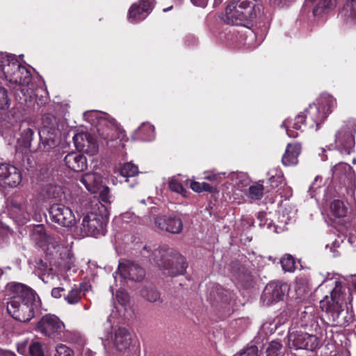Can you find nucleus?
<instances>
[{"label":"nucleus","mask_w":356,"mask_h":356,"mask_svg":"<svg viewBox=\"0 0 356 356\" xmlns=\"http://www.w3.org/2000/svg\"><path fill=\"white\" fill-rule=\"evenodd\" d=\"M192 3L196 6L205 7L209 0H191Z\"/></svg>","instance_id":"13d9d810"},{"label":"nucleus","mask_w":356,"mask_h":356,"mask_svg":"<svg viewBox=\"0 0 356 356\" xmlns=\"http://www.w3.org/2000/svg\"><path fill=\"white\" fill-rule=\"evenodd\" d=\"M51 220L64 227L75 225L76 218L72 209L63 204H54L49 208Z\"/></svg>","instance_id":"2eb2a0df"},{"label":"nucleus","mask_w":356,"mask_h":356,"mask_svg":"<svg viewBox=\"0 0 356 356\" xmlns=\"http://www.w3.org/2000/svg\"><path fill=\"white\" fill-rule=\"evenodd\" d=\"M236 3L237 6H240L241 11L244 14L245 11H248V8L250 9L249 14L246 15L249 22L256 18L260 13L261 6L257 3L255 0H238Z\"/></svg>","instance_id":"bb28decb"},{"label":"nucleus","mask_w":356,"mask_h":356,"mask_svg":"<svg viewBox=\"0 0 356 356\" xmlns=\"http://www.w3.org/2000/svg\"><path fill=\"white\" fill-rule=\"evenodd\" d=\"M19 63L13 55L0 52V77L11 83L13 76L16 75Z\"/></svg>","instance_id":"aec40b11"},{"label":"nucleus","mask_w":356,"mask_h":356,"mask_svg":"<svg viewBox=\"0 0 356 356\" xmlns=\"http://www.w3.org/2000/svg\"><path fill=\"white\" fill-rule=\"evenodd\" d=\"M283 219L280 220L281 222H284L285 225H286L288 223V222L289 221V218H286L285 219L284 218V216L283 215L282 216Z\"/></svg>","instance_id":"338daca9"},{"label":"nucleus","mask_w":356,"mask_h":356,"mask_svg":"<svg viewBox=\"0 0 356 356\" xmlns=\"http://www.w3.org/2000/svg\"><path fill=\"white\" fill-rule=\"evenodd\" d=\"M10 104V99L8 97L7 90L0 86V110L8 108Z\"/></svg>","instance_id":"8fccbe9b"},{"label":"nucleus","mask_w":356,"mask_h":356,"mask_svg":"<svg viewBox=\"0 0 356 356\" xmlns=\"http://www.w3.org/2000/svg\"><path fill=\"white\" fill-rule=\"evenodd\" d=\"M10 298L7 302V312L15 320L26 323L31 320L38 307L35 294L29 287L21 283L8 284Z\"/></svg>","instance_id":"f03ea898"},{"label":"nucleus","mask_w":356,"mask_h":356,"mask_svg":"<svg viewBox=\"0 0 356 356\" xmlns=\"http://www.w3.org/2000/svg\"><path fill=\"white\" fill-rule=\"evenodd\" d=\"M191 188L195 192H202V183L193 181L191 183Z\"/></svg>","instance_id":"4d7b16f0"},{"label":"nucleus","mask_w":356,"mask_h":356,"mask_svg":"<svg viewBox=\"0 0 356 356\" xmlns=\"http://www.w3.org/2000/svg\"><path fill=\"white\" fill-rule=\"evenodd\" d=\"M282 348V346L280 342L275 341H272L267 348V356H280L281 355Z\"/></svg>","instance_id":"49530a36"},{"label":"nucleus","mask_w":356,"mask_h":356,"mask_svg":"<svg viewBox=\"0 0 356 356\" xmlns=\"http://www.w3.org/2000/svg\"><path fill=\"white\" fill-rule=\"evenodd\" d=\"M280 195L286 200L292 196V189L289 186H285L282 192L280 193Z\"/></svg>","instance_id":"5fc2aeb1"},{"label":"nucleus","mask_w":356,"mask_h":356,"mask_svg":"<svg viewBox=\"0 0 356 356\" xmlns=\"http://www.w3.org/2000/svg\"><path fill=\"white\" fill-rule=\"evenodd\" d=\"M314 309L312 307H307V310L303 312L301 314L302 326L304 327H313L316 322V318L313 314Z\"/></svg>","instance_id":"f704fd0d"},{"label":"nucleus","mask_w":356,"mask_h":356,"mask_svg":"<svg viewBox=\"0 0 356 356\" xmlns=\"http://www.w3.org/2000/svg\"><path fill=\"white\" fill-rule=\"evenodd\" d=\"M155 137L154 127L149 123H143L133 136L134 140H152Z\"/></svg>","instance_id":"cd10ccee"},{"label":"nucleus","mask_w":356,"mask_h":356,"mask_svg":"<svg viewBox=\"0 0 356 356\" xmlns=\"http://www.w3.org/2000/svg\"><path fill=\"white\" fill-rule=\"evenodd\" d=\"M332 214L336 218H341L346 216V209L343 202L339 200H334L330 204Z\"/></svg>","instance_id":"72a5a7b5"},{"label":"nucleus","mask_w":356,"mask_h":356,"mask_svg":"<svg viewBox=\"0 0 356 356\" xmlns=\"http://www.w3.org/2000/svg\"><path fill=\"white\" fill-rule=\"evenodd\" d=\"M116 298L118 301L122 305H126L129 302V296L124 291H117Z\"/></svg>","instance_id":"864d4df0"},{"label":"nucleus","mask_w":356,"mask_h":356,"mask_svg":"<svg viewBox=\"0 0 356 356\" xmlns=\"http://www.w3.org/2000/svg\"><path fill=\"white\" fill-rule=\"evenodd\" d=\"M83 117L90 123L96 124L99 137L106 141L109 147L115 148L120 145L124 147L122 140L125 137V133L108 114L97 111H86Z\"/></svg>","instance_id":"7ed1b4c3"},{"label":"nucleus","mask_w":356,"mask_h":356,"mask_svg":"<svg viewBox=\"0 0 356 356\" xmlns=\"http://www.w3.org/2000/svg\"><path fill=\"white\" fill-rule=\"evenodd\" d=\"M225 177V172L216 173L214 172H205L204 178L216 184H219Z\"/></svg>","instance_id":"09e8293b"},{"label":"nucleus","mask_w":356,"mask_h":356,"mask_svg":"<svg viewBox=\"0 0 356 356\" xmlns=\"http://www.w3.org/2000/svg\"><path fill=\"white\" fill-rule=\"evenodd\" d=\"M234 276L236 280L242 284H246L252 280L251 275L245 270L243 267L238 269V272L234 273Z\"/></svg>","instance_id":"c03bdc74"},{"label":"nucleus","mask_w":356,"mask_h":356,"mask_svg":"<svg viewBox=\"0 0 356 356\" xmlns=\"http://www.w3.org/2000/svg\"><path fill=\"white\" fill-rule=\"evenodd\" d=\"M273 227H274V231L275 233H280V232H283L284 229V227H280L278 226H275V225L273 226Z\"/></svg>","instance_id":"0e129e2a"},{"label":"nucleus","mask_w":356,"mask_h":356,"mask_svg":"<svg viewBox=\"0 0 356 356\" xmlns=\"http://www.w3.org/2000/svg\"><path fill=\"white\" fill-rule=\"evenodd\" d=\"M142 296L151 302H156L161 299L159 292L154 287L144 288L141 291Z\"/></svg>","instance_id":"c9c22d12"},{"label":"nucleus","mask_w":356,"mask_h":356,"mask_svg":"<svg viewBox=\"0 0 356 356\" xmlns=\"http://www.w3.org/2000/svg\"><path fill=\"white\" fill-rule=\"evenodd\" d=\"M228 177L232 181L233 184L241 191L245 189L250 181L249 177L243 172H231L228 175Z\"/></svg>","instance_id":"c756f323"},{"label":"nucleus","mask_w":356,"mask_h":356,"mask_svg":"<svg viewBox=\"0 0 356 356\" xmlns=\"http://www.w3.org/2000/svg\"><path fill=\"white\" fill-rule=\"evenodd\" d=\"M80 181L91 193H96L102 188V177L96 172L83 174Z\"/></svg>","instance_id":"393cba45"},{"label":"nucleus","mask_w":356,"mask_h":356,"mask_svg":"<svg viewBox=\"0 0 356 356\" xmlns=\"http://www.w3.org/2000/svg\"><path fill=\"white\" fill-rule=\"evenodd\" d=\"M73 140L78 149L91 155L98 152V144L96 138L88 133H78L73 137Z\"/></svg>","instance_id":"6ab92c4d"},{"label":"nucleus","mask_w":356,"mask_h":356,"mask_svg":"<svg viewBox=\"0 0 356 356\" xmlns=\"http://www.w3.org/2000/svg\"><path fill=\"white\" fill-rule=\"evenodd\" d=\"M300 152L301 146L299 143H289L282 159V164L285 166L296 165Z\"/></svg>","instance_id":"a878e982"},{"label":"nucleus","mask_w":356,"mask_h":356,"mask_svg":"<svg viewBox=\"0 0 356 356\" xmlns=\"http://www.w3.org/2000/svg\"><path fill=\"white\" fill-rule=\"evenodd\" d=\"M202 191H207V192H212L213 191V187L206 183V182H202Z\"/></svg>","instance_id":"052dcab7"},{"label":"nucleus","mask_w":356,"mask_h":356,"mask_svg":"<svg viewBox=\"0 0 356 356\" xmlns=\"http://www.w3.org/2000/svg\"><path fill=\"white\" fill-rule=\"evenodd\" d=\"M63 291V288L55 287L51 290V296L55 298H60L62 296V293Z\"/></svg>","instance_id":"6e6d98bb"},{"label":"nucleus","mask_w":356,"mask_h":356,"mask_svg":"<svg viewBox=\"0 0 356 356\" xmlns=\"http://www.w3.org/2000/svg\"><path fill=\"white\" fill-rule=\"evenodd\" d=\"M131 216V213H126L122 215V219L123 220H125L127 218H129Z\"/></svg>","instance_id":"69168bd1"},{"label":"nucleus","mask_w":356,"mask_h":356,"mask_svg":"<svg viewBox=\"0 0 356 356\" xmlns=\"http://www.w3.org/2000/svg\"><path fill=\"white\" fill-rule=\"evenodd\" d=\"M58 134L55 117L51 114L44 115L42 118V128L40 135L41 138H45L42 140V145L45 150L48 151L58 145V138L57 137Z\"/></svg>","instance_id":"9b49d317"},{"label":"nucleus","mask_w":356,"mask_h":356,"mask_svg":"<svg viewBox=\"0 0 356 356\" xmlns=\"http://www.w3.org/2000/svg\"><path fill=\"white\" fill-rule=\"evenodd\" d=\"M143 254L156 263L161 268L168 270V275L176 276L185 273L187 264L186 259L179 253L168 248L152 249L145 246Z\"/></svg>","instance_id":"20e7f679"},{"label":"nucleus","mask_w":356,"mask_h":356,"mask_svg":"<svg viewBox=\"0 0 356 356\" xmlns=\"http://www.w3.org/2000/svg\"><path fill=\"white\" fill-rule=\"evenodd\" d=\"M31 356H44L42 345L39 341H32L29 346Z\"/></svg>","instance_id":"a18cd8bd"},{"label":"nucleus","mask_w":356,"mask_h":356,"mask_svg":"<svg viewBox=\"0 0 356 356\" xmlns=\"http://www.w3.org/2000/svg\"><path fill=\"white\" fill-rule=\"evenodd\" d=\"M356 120L350 119L344 122L335 134V146L341 154H350L355 146Z\"/></svg>","instance_id":"1a4fd4ad"},{"label":"nucleus","mask_w":356,"mask_h":356,"mask_svg":"<svg viewBox=\"0 0 356 356\" xmlns=\"http://www.w3.org/2000/svg\"><path fill=\"white\" fill-rule=\"evenodd\" d=\"M24 347H23L22 345L18 346L17 350H18L19 353H24Z\"/></svg>","instance_id":"774afa93"},{"label":"nucleus","mask_w":356,"mask_h":356,"mask_svg":"<svg viewBox=\"0 0 356 356\" xmlns=\"http://www.w3.org/2000/svg\"><path fill=\"white\" fill-rule=\"evenodd\" d=\"M155 225L160 229L172 234H179L183 229L182 220L175 215L158 216L155 218Z\"/></svg>","instance_id":"412c9836"},{"label":"nucleus","mask_w":356,"mask_h":356,"mask_svg":"<svg viewBox=\"0 0 356 356\" xmlns=\"http://www.w3.org/2000/svg\"><path fill=\"white\" fill-rule=\"evenodd\" d=\"M54 356H74L73 351L64 344H59L56 348Z\"/></svg>","instance_id":"3c124183"},{"label":"nucleus","mask_w":356,"mask_h":356,"mask_svg":"<svg viewBox=\"0 0 356 356\" xmlns=\"http://www.w3.org/2000/svg\"><path fill=\"white\" fill-rule=\"evenodd\" d=\"M333 326L346 327L354 320V314L352 310L344 309L341 307L337 312L329 318Z\"/></svg>","instance_id":"b1692460"},{"label":"nucleus","mask_w":356,"mask_h":356,"mask_svg":"<svg viewBox=\"0 0 356 356\" xmlns=\"http://www.w3.org/2000/svg\"><path fill=\"white\" fill-rule=\"evenodd\" d=\"M248 9L245 14L241 11L240 6H237L236 2L228 5L226 8V20L229 24L235 26H248L250 24L249 20L247 19L248 15ZM243 45L247 48H254L257 46L254 44L255 34L251 29L247 28L245 31L241 33V38L243 37Z\"/></svg>","instance_id":"6e6552de"},{"label":"nucleus","mask_w":356,"mask_h":356,"mask_svg":"<svg viewBox=\"0 0 356 356\" xmlns=\"http://www.w3.org/2000/svg\"><path fill=\"white\" fill-rule=\"evenodd\" d=\"M118 271V272L114 273L113 277L116 282V286H118V276L119 275L121 278L120 280V284H119L120 288L122 285L121 284L122 279L139 282L142 280L145 276V271L139 264L127 259L120 261Z\"/></svg>","instance_id":"ddd939ff"},{"label":"nucleus","mask_w":356,"mask_h":356,"mask_svg":"<svg viewBox=\"0 0 356 356\" xmlns=\"http://www.w3.org/2000/svg\"><path fill=\"white\" fill-rule=\"evenodd\" d=\"M65 325L60 319L52 314H47L41 318L36 329L41 334L50 338H57L63 332Z\"/></svg>","instance_id":"4468645a"},{"label":"nucleus","mask_w":356,"mask_h":356,"mask_svg":"<svg viewBox=\"0 0 356 356\" xmlns=\"http://www.w3.org/2000/svg\"><path fill=\"white\" fill-rule=\"evenodd\" d=\"M21 181L22 175L16 167L6 163L0 165V185L16 187Z\"/></svg>","instance_id":"dca6fc26"},{"label":"nucleus","mask_w":356,"mask_h":356,"mask_svg":"<svg viewBox=\"0 0 356 356\" xmlns=\"http://www.w3.org/2000/svg\"><path fill=\"white\" fill-rule=\"evenodd\" d=\"M33 232L39 234L41 239L45 241L42 248L47 255L60 259L58 263L64 268H71L74 263V257L71 250L67 246L60 244L58 238L46 236L44 228L42 225H37Z\"/></svg>","instance_id":"423d86ee"},{"label":"nucleus","mask_w":356,"mask_h":356,"mask_svg":"<svg viewBox=\"0 0 356 356\" xmlns=\"http://www.w3.org/2000/svg\"><path fill=\"white\" fill-rule=\"evenodd\" d=\"M154 0H140L134 3L129 10L128 19L131 23H137L148 15L154 6Z\"/></svg>","instance_id":"a211bd4d"},{"label":"nucleus","mask_w":356,"mask_h":356,"mask_svg":"<svg viewBox=\"0 0 356 356\" xmlns=\"http://www.w3.org/2000/svg\"><path fill=\"white\" fill-rule=\"evenodd\" d=\"M341 15L356 21V0H348Z\"/></svg>","instance_id":"4c0bfd02"},{"label":"nucleus","mask_w":356,"mask_h":356,"mask_svg":"<svg viewBox=\"0 0 356 356\" xmlns=\"http://www.w3.org/2000/svg\"><path fill=\"white\" fill-rule=\"evenodd\" d=\"M184 177L181 175L174 176L168 179V187L172 192L180 194L181 196L187 197V191L184 187Z\"/></svg>","instance_id":"c85d7f7f"},{"label":"nucleus","mask_w":356,"mask_h":356,"mask_svg":"<svg viewBox=\"0 0 356 356\" xmlns=\"http://www.w3.org/2000/svg\"><path fill=\"white\" fill-rule=\"evenodd\" d=\"M24 131H25L26 135L28 137V144H24V146L26 147H29L31 145V144L29 143H30L31 136L33 135V131L31 129L28 128Z\"/></svg>","instance_id":"bf43d9fd"},{"label":"nucleus","mask_w":356,"mask_h":356,"mask_svg":"<svg viewBox=\"0 0 356 356\" xmlns=\"http://www.w3.org/2000/svg\"><path fill=\"white\" fill-rule=\"evenodd\" d=\"M269 182L273 188H277L284 182V175L280 170L276 169L269 171Z\"/></svg>","instance_id":"e433bc0d"},{"label":"nucleus","mask_w":356,"mask_h":356,"mask_svg":"<svg viewBox=\"0 0 356 356\" xmlns=\"http://www.w3.org/2000/svg\"><path fill=\"white\" fill-rule=\"evenodd\" d=\"M99 193V202L96 204H102L107 207L109 210V206L111 203V195H110V191L108 186H102V188L97 192Z\"/></svg>","instance_id":"ea45409f"},{"label":"nucleus","mask_w":356,"mask_h":356,"mask_svg":"<svg viewBox=\"0 0 356 356\" xmlns=\"http://www.w3.org/2000/svg\"><path fill=\"white\" fill-rule=\"evenodd\" d=\"M50 271L51 270L41 262L39 264L36 272L44 283H49L50 280L54 278V275Z\"/></svg>","instance_id":"58836bf2"},{"label":"nucleus","mask_w":356,"mask_h":356,"mask_svg":"<svg viewBox=\"0 0 356 356\" xmlns=\"http://www.w3.org/2000/svg\"><path fill=\"white\" fill-rule=\"evenodd\" d=\"M286 286L279 282L268 284L261 297V300L266 305H270L281 300L284 295Z\"/></svg>","instance_id":"f3484780"},{"label":"nucleus","mask_w":356,"mask_h":356,"mask_svg":"<svg viewBox=\"0 0 356 356\" xmlns=\"http://www.w3.org/2000/svg\"><path fill=\"white\" fill-rule=\"evenodd\" d=\"M258 348L255 346H251L243 351L239 353L236 356H257Z\"/></svg>","instance_id":"603ef678"},{"label":"nucleus","mask_w":356,"mask_h":356,"mask_svg":"<svg viewBox=\"0 0 356 356\" xmlns=\"http://www.w3.org/2000/svg\"><path fill=\"white\" fill-rule=\"evenodd\" d=\"M317 181V177L315 179L314 183L311 185V186L309 187V192L310 193V195L312 197H314V195H313V188L314 187V185H315V183L316 181Z\"/></svg>","instance_id":"e2e57ef3"},{"label":"nucleus","mask_w":356,"mask_h":356,"mask_svg":"<svg viewBox=\"0 0 356 356\" xmlns=\"http://www.w3.org/2000/svg\"><path fill=\"white\" fill-rule=\"evenodd\" d=\"M264 186L257 183L249 188V197L252 200H258L262 198L264 195Z\"/></svg>","instance_id":"a19ab883"},{"label":"nucleus","mask_w":356,"mask_h":356,"mask_svg":"<svg viewBox=\"0 0 356 356\" xmlns=\"http://www.w3.org/2000/svg\"><path fill=\"white\" fill-rule=\"evenodd\" d=\"M319 343L320 341L316 335L302 330L292 331L288 336L289 347L296 350L306 349L313 351L319 346Z\"/></svg>","instance_id":"f8f14e48"},{"label":"nucleus","mask_w":356,"mask_h":356,"mask_svg":"<svg viewBox=\"0 0 356 356\" xmlns=\"http://www.w3.org/2000/svg\"><path fill=\"white\" fill-rule=\"evenodd\" d=\"M0 356H17L13 352L0 348Z\"/></svg>","instance_id":"680f3d73"},{"label":"nucleus","mask_w":356,"mask_h":356,"mask_svg":"<svg viewBox=\"0 0 356 356\" xmlns=\"http://www.w3.org/2000/svg\"><path fill=\"white\" fill-rule=\"evenodd\" d=\"M280 263L284 271L292 272L295 270V260L290 254H285L281 259Z\"/></svg>","instance_id":"79ce46f5"},{"label":"nucleus","mask_w":356,"mask_h":356,"mask_svg":"<svg viewBox=\"0 0 356 356\" xmlns=\"http://www.w3.org/2000/svg\"><path fill=\"white\" fill-rule=\"evenodd\" d=\"M111 340L115 350L122 354L129 355L140 353V343L133 339L131 333L125 327H120L111 336Z\"/></svg>","instance_id":"9d476101"},{"label":"nucleus","mask_w":356,"mask_h":356,"mask_svg":"<svg viewBox=\"0 0 356 356\" xmlns=\"http://www.w3.org/2000/svg\"><path fill=\"white\" fill-rule=\"evenodd\" d=\"M65 165L74 172H81L87 168L86 157L77 152L68 153L64 158Z\"/></svg>","instance_id":"5701e85b"},{"label":"nucleus","mask_w":356,"mask_h":356,"mask_svg":"<svg viewBox=\"0 0 356 356\" xmlns=\"http://www.w3.org/2000/svg\"><path fill=\"white\" fill-rule=\"evenodd\" d=\"M335 6L336 0H320L313 10L314 15L317 16L328 13L334 9Z\"/></svg>","instance_id":"7c9ffc66"},{"label":"nucleus","mask_w":356,"mask_h":356,"mask_svg":"<svg viewBox=\"0 0 356 356\" xmlns=\"http://www.w3.org/2000/svg\"><path fill=\"white\" fill-rule=\"evenodd\" d=\"M120 173L123 177L126 178L125 181L128 182L129 178L134 177L136 175H137L139 173V172H138V167L136 165H135L131 162H128V163H124L120 168Z\"/></svg>","instance_id":"2f4dec72"},{"label":"nucleus","mask_w":356,"mask_h":356,"mask_svg":"<svg viewBox=\"0 0 356 356\" xmlns=\"http://www.w3.org/2000/svg\"><path fill=\"white\" fill-rule=\"evenodd\" d=\"M323 284L334 288L331 290L330 296H325L319 302L320 308L327 315L328 318L337 312L343 305L346 288L342 282L337 277L325 279Z\"/></svg>","instance_id":"0eeeda50"},{"label":"nucleus","mask_w":356,"mask_h":356,"mask_svg":"<svg viewBox=\"0 0 356 356\" xmlns=\"http://www.w3.org/2000/svg\"><path fill=\"white\" fill-rule=\"evenodd\" d=\"M333 174L339 177L350 176L353 173L352 167L346 163H339L332 168Z\"/></svg>","instance_id":"473e14b6"},{"label":"nucleus","mask_w":356,"mask_h":356,"mask_svg":"<svg viewBox=\"0 0 356 356\" xmlns=\"http://www.w3.org/2000/svg\"><path fill=\"white\" fill-rule=\"evenodd\" d=\"M31 79L30 72L25 67L19 64L17 71L16 72V75L12 76L11 83L20 85L22 87L21 89L22 92H26L31 97L33 90L29 86L31 82Z\"/></svg>","instance_id":"4be33fe9"},{"label":"nucleus","mask_w":356,"mask_h":356,"mask_svg":"<svg viewBox=\"0 0 356 356\" xmlns=\"http://www.w3.org/2000/svg\"><path fill=\"white\" fill-rule=\"evenodd\" d=\"M81 298V291L77 288L72 289L65 297L68 304L75 305L79 302Z\"/></svg>","instance_id":"37998d69"},{"label":"nucleus","mask_w":356,"mask_h":356,"mask_svg":"<svg viewBox=\"0 0 356 356\" xmlns=\"http://www.w3.org/2000/svg\"><path fill=\"white\" fill-rule=\"evenodd\" d=\"M109 216L108 209L102 204H95L92 211L85 215L77 229L81 237L105 234V227Z\"/></svg>","instance_id":"39448f33"},{"label":"nucleus","mask_w":356,"mask_h":356,"mask_svg":"<svg viewBox=\"0 0 356 356\" xmlns=\"http://www.w3.org/2000/svg\"><path fill=\"white\" fill-rule=\"evenodd\" d=\"M47 193L50 199L60 200L63 195V191L60 186L51 185L47 188Z\"/></svg>","instance_id":"de8ad7c7"},{"label":"nucleus","mask_w":356,"mask_h":356,"mask_svg":"<svg viewBox=\"0 0 356 356\" xmlns=\"http://www.w3.org/2000/svg\"><path fill=\"white\" fill-rule=\"evenodd\" d=\"M337 105V102L334 97L327 93L322 94L315 102L309 104L304 115H298L294 119H286L282 127L285 128L287 135L291 138L298 136V131L301 130L305 125L306 119L310 127H316L318 129Z\"/></svg>","instance_id":"f257e3e1"}]
</instances>
